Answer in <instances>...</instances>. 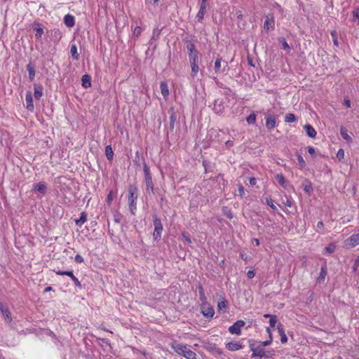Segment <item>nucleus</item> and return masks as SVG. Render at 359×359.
Returning a JSON list of instances; mask_svg holds the SVG:
<instances>
[{
	"label": "nucleus",
	"mask_w": 359,
	"mask_h": 359,
	"mask_svg": "<svg viewBox=\"0 0 359 359\" xmlns=\"http://www.w3.org/2000/svg\"><path fill=\"white\" fill-rule=\"evenodd\" d=\"M81 84L83 88H89L91 86V79L88 74H84L81 78Z\"/></svg>",
	"instance_id": "obj_19"
},
{
	"label": "nucleus",
	"mask_w": 359,
	"mask_h": 359,
	"mask_svg": "<svg viewBox=\"0 0 359 359\" xmlns=\"http://www.w3.org/2000/svg\"><path fill=\"white\" fill-rule=\"evenodd\" d=\"M201 313L203 315L208 318H212L215 314V311L212 306L205 302H203L201 306Z\"/></svg>",
	"instance_id": "obj_9"
},
{
	"label": "nucleus",
	"mask_w": 359,
	"mask_h": 359,
	"mask_svg": "<svg viewBox=\"0 0 359 359\" xmlns=\"http://www.w3.org/2000/svg\"><path fill=\"white\" fill-rule=\"evenodd\" d=\"M296 121V117L293 114H287L285 117V121L286 123H292Z\"/></svg>",
	"instance_id": "obj_35"
},
{
	"label": "nucleus",
	"mask_w": 359,
	"mask_h": 359,
	"mask_svg": "<svg viewBox=\"0 0 359 359\" xmlns=\"http://www.w3.org/2000/svg\"><path fill=\"white\" fill-rule=\"evenodd\" d=\"M353 18L359 20V8H355L352 12Z\"/></svg>",
	"instance_id": "obj_52"
},
{
	"label": "nucleus",
	"mask_w": 359,
	"mask_h": 359,
	"mask_svg": "<svg viewBox=\"0 0 359 359\" xmlns=\"http://www.w3.org/2000/svg\"><path fill=\"white\" fill-rule=\"evenodd\" d=\"M34 97L36 100H39V99H41V97L43 95V87L41 86L36 85V84H34Z\"/></svg>",
	"instance_id": "obj_20"
},
{
	"label": "nucleus",
	"mask_w": 359,
	"mask_h": 359,
	"mask_svg": "<svg viewBox=\"0 0 359 359\" xmlns=\"http://www.w3.org/2000/svg\"><path fill=\"white\" fill-rule=\"evenodd\" d=\"M27 70L28 71L29 78L30 81L34 80V79L35 77L34 67L31 63H29L27 65Z\"/></svg>",
	"instance_id": "obj_26"
},
{
	"label": "nucleus",
	"mask_w": 359,
	"mask_h": 359,
	"mask_svg": "<svg viewBox=\"0 0 359 359\" xmlns=\"http://www.w3.org/2000/svg\"><path fill=\"white\" fill-rule=\"evenodd\" d=\"M114 222L116 223H120L121 219V215L117 212L114 213Z\"/></svg>",
	"instance_id": "obj_50"
},
{
	"label": "nucleus",
	"mask_w": 359,
	"mask_h": 359,
	"mask_svg": "<svg viewBox=\"0 0 359 359\" xmlns=\"http://www.w3.org/2000/svg\"><path fill=\"white\" fill-rule=\"evenodd\" d=\"M271 341H272V337H269V340L261 342V344L263 346H269V344H271Z\"/></svg>",
	"instance_id": "obj_56"
},
{
	"label": "nucleus",
	"mask_w": 359,
	"mask_h": 359,
	"mask_svg": "<svg viewBox=\"0 0 359 359\" xmlns=\"http://www.w3.org/2000/svg\"><path fill=\"white\" fill-rule=\"evenodd\" d=\"M198 288V294H199V297H200V300L202 302H205V300H206V297L205 295V292H204V290H203V287H202L201 285H198V286L197 287Z\"/></svg>",
	"instance_id": "obj_32"
},
{
	"label": "nucleus",
	"mask_w": 359,
	"mask_h": 359,
	"mask_svg": "<svg viewBox=\"0 0 359 359\" xmlns=\"http://www.w3.org/2000/svg\"><path fill=\"white\" fill-rule=\"evenodd\" d=\"M173 349L176 353L183 355L187 359H196V353L188 348L187 346L182 344H175L172 346Z\"/></svg>",
	"instance_id": "obj_2"
},
{
	"label": "nucleus",
	"mask_w": 359,
	"mask_h": 359,
	"mask_svg": "<svg viewBox=\"0 0 359 359\" xmlns=\"http://www.w3.org/2000/svg\"><path fill=\"white\" fill-rule=\"evenodd\" d=\"M70 53H71L72 57L74 60H79V54L77 53V47L76 45H74V44L72 45L71 49H70Z\"/></svg>",
	"instance_id": "obj_33"
},
{
	"label": "nucleus",
	"mask_w": 359,
	"mask_h": 359,
	"mask_svg": "<svg viewBox=\"0 0 359 359\" xmlns=\"http://www.w3.org/2000/svg\"><path fill=\"white\" fill-rule=\"evenodd\" d=\"M275 26V20L273 15L269 14L266 15L265 21L264 23V29L266 31L273 29Z\"/></svg>",
	"instance_id": "obj_10"
},
{
	"label": "nucleus",
	"mask_w": 359,
	"mask_h": 359,
	"mask_svg": "<svg viewBox=\"0 0 359 359\" xmlns=\"http://www.w3.org/2000/svg\"><path fill=\"white\" fill-rule=\"evenodd\" d=\"M208 0H201L200 4L199 11L196 15V18L198 21L201 22L203 20L205 13H206L207 6H208Z\"/></svg>",
	"instance_id": "obj_11"
},
{
	"label": "nucleus",
	"mask_w": 359,
	"mask_h": 359,
	"mask_svg": "<svg viewBox=\"0 0 359 359\" xmlns=\"http://www.w3.org/2000/svg\"><path fill=\"white\" fill-rule=\"evenodd\" d=\"M337 157L340 161L344 158V151L342 149H339L337 153Z\"/></svg>",
	"instance_id": "obj_47"
},
{
	"label": "nucleus",
	"mask_w": 359,
	"mask_h": 359,
	"mask_svg": "<svg viewBox=\"0 0 359 359\" xmlns=\"http://www.w3.org/2000/svg\"><path fill=\"white\" fill-rule=\"evenodd\" d=\"M128 202L129 210L130 212L134 215L135 212L137 210V199L138 196L137 194V188L133 185L130 184L128 187Z\"/></svg>",
	"instance_id": "obj_1"
},
{
	"label": "nucleus",
	"mask_w": 359,
	"mask_h": 359,
	"mask_svg": "<svg viewBox=\"0 0 359 359\" xmlns=\"http://www.w3.org/2000/svg\"><path fill=\"white\" fill-rule=\"evenodd\" d=\"M246 121L248 124H254L256 121V114L255 113L251 114L247 117Z\"/></svg>",
	"instance_id": "obj_39"
},
{
	"label": "nucleus",
	"mask_w": 359,
	"mask_h": 359,
	"mask_svg": "<svg viewBox=\"0 0 359 359\" xmlns=\"http://www.w3.org/2000/svg\"><path fill=\"white\" fill-rule=\"evenodd\" d=\"M99 340L102 341V344H106V345H109V346L110 345L108 339H100V338Z\"/></svg>",
	"instance_id": "obj_62"
},
{
	"label": "nucleus",
	"mask_w": 359,
	"mask_h": 359,
	"mask_svg": "<svg viewBox=\"0 0 359 359\" xmlns=\"http://www.w3.org/2000/svg\"><path fill=\"white\" fill-rule=\"evenodd\" d=\"M266 127L268 130H271L276 127L277 116L275 114H269L266 117Z\"/></svg>",
	"instance_id": "obj_8"
},
{
	"label": "nucleus",
	"mask_w": 359,
	"mask_h": 359,
	"mask_svg": "<svg viewBox=\"0 0 359 359\" xmlns=\"http://www.w3.org/2000/svg\"><path fill=\"white\" fill-rule=\"evenodd\" d=\"M301 187L306 194L310 196L312 194L313 187L310 181L304 180L302 182Z\"/></svg>",
	"instance_id": "obj_12"
},
{
	"label": "nucleus",
	"mask_w": 359,
	"mask_h": 359,
	"mask_svg": "<svg viewBox=\"0 0 359 359\" xmlns=\"http://www.w3.org/2000/svg\"><path fill=\"white\" fill-rule=\"evenodd\" d=\"M213 110L217 114H222L224 111V107L222 102L219 100H215L213 106Z\"/></svg>",
	"instance_id": "obj_21"
},
{
	"label": "nucleus",
	"mask_w": 359,
	"mask_h": 359,
	"mask_svg": "<svg viewBox=\"0 0 359 359\" xmlns=\"http://www.w3.org/2000/svg\"><path fill=\"white\" fill-rule=\"evenodd\" d=\"M276 180L282 187H285L286 186V180L283 174H277Z\"/></svg>",
	"instance_id": "obj_29"
},
{
	"label": "nucleus",
	"mask_w": 359,
	"mask_h": 359,
	"mask_svg": "<svg viewBox=\"0 0 359 359\" xmlns=\"http://www.w3.org/2000/svg\"><path fill=\"white\" fill-rule=\"evenodd\" d=\"M105 154L108 160H111L114 156V151L111 146L108 145L105 148Z\"/></svg>",
	"instance_id": "obj_31"
},
{
	"label": "nucleus",
	"mask_w": 359,
	"mask_h": 359,
	"mask_svg": "<svg viewBox=\"0 0 359 359\" xmlns=\"http://www.w3.org/2000/svg\"><path fill=\"white\" fill-rule=\"evenodd\" d=\"M2 316L4 318L5 320L8 323H10L12 321V318L10 311L7 308H6L2 312Z\"/></svg>",
	"instance_id": "obj_30"
},
{
	"label": "nucleus",
	"mask_w": 359,
	"mask_h": 359,
	"mask_svg": "<svg viewBox=\"0 0 359 359\" xmlns=\"http://www.w3.org/2000/svg\"><path fill=\"white\" fill-rule=\"evenodd\" d=\"M304 128L306 130V133L310 137H314V128L311 125H306Z\"/></svg>",
	"instance_id": "obj_34"
},
{
	"label": "nucleus",
	"mask_w": 359,
	"mask_h": 359,
	"mask_svg": "<svg viewBox=\"0 0 359 359\" xmlns=\"http://www.w3.org/2000/svg\"><path fill=\"white\" fill-rule=\"evenodd\" d=\"M187 48L188 50L189 53H194L198 52L195 48L194 44L191 43L187 44Z\"/></svg>",
	"instance_id": "obj_41"
},
{
	"label": "nucleus",
	"mask_w": 359,
	"mask_h": 359,
	"mask_svg": "<svg viewBox=\"0 0 359 359\" xmlns=\"http://www.w3.org/2000/svg\"><path fill=\"white\" fill-rule=\"evenodd\" d=\"M341 135L348 143L352 142V137L348 134L347 130L344 127H341L340 130Z\"/></svg>",
	"instance_id": "obj_24"
},
{
	"label": "nucleus",
	"mask_w": 359,
	"mask_h": 359,
	"mask_svg": "<svg viewBox=\"0 0 359 359\" xmlns=\"http://www.w3.org/2000/svg\"><path fill=\"white\" fill-rule=\"evenodd\" d=\"M249 182L251 186H255L257 184V179L255 177H250Z\"/></svg>",
	"instance_id": "obj_58"
},
{
	"label": "nucleus",
	"mask_w": 359,
	"mask_h": 359,
	"mask_svg": "<svg viewBox=\"0 0 359 359\" xmlns=\"http://www.w3.org/2000/svg\"><path fill=\"white\" fill-rule=\"evenodd\" d=\"M25 101L27 104V108L28 110L33 111L34 107L33 104V98L30 92L27 93L25 95Z\"/></svg>",
	"instance_id": "obj_14"
},
{
	"label": "nucleus",
	"mask_w": 359,
	"mask_h": 359,
	"mask_svg": "<svg viewBox=\"0 0 359 359\" xmlns=\"http://www.w3.org/2000/svg\"><path fill=\"white\" fill-rule=\"evenodd\" d=\"M238 193L240 196H243L245 195V189L241 184H240L238 187Z\"/></svg>",
	"instance_id": "obj_53"
},
{
	"label": "nucleus",
	"mask_w": 359,
	"mask_h": 359,
	"mask_svg": "<svg viewBox=\"0 0 359 359\" xmlns=\"http://www.w3.org/2000/svg\"><path fill=\"white\" fill-rule=\"evenodd\" d=\"M280 41L282 43L283 49H285V50H286L287 51H289L290 50V46L288 45V43H287V41L284 39H280Z\"/></svg>",
	"instance_id": "obj_43"
},
{
	"label": "nucleus",
	"mask_w": 359,
	"mask_h": 359,
	"mask_svg": "<svg viewBox=\"0 0 359 359\" xmlns=\"http://www.w3.org/2000/svg\"><path fill=\"white\" fill-rule=\"evenodd\" d=\"M229 69L228 62L218 57L214 62V71L215 74L224 73Z\"/></svg>",
	"instance_id": "obj_3"
},
{
	"label": "nucleus",
	"mask_w": 359,
	"mask_h": 359,
	"mask_svg": "<svg viewBox=\"0 0 359 359\" xmlns=\"http://www.w3.org/2000/svg\"><path fill=\"white\" fill-rule=\"evenodd\" d=\"M250 350L253 352L251 357L255 358V357H259L260 358H269V355L268 354V351H265L262 348H255L252 344L250 346Z\"/></svg>",
	"instance_id": "obj_4"
},
{
	"label": "nucleus",
	"mask_w": 359,
	"mask_h": 359,
	"mask_svg": "<svg viewBox=\"0 0 359 359\" xmlns=\"http://www.w3.org/2000/svg\"><path fill=\"white\" fill-rule=\"evenodd\" d=\"M46 189L47 187L45 182H39L34 186V190L42 194L46 192Z\"/></svg>",
	"instance_id": "obj_16"
},
{
	"label": "nucleus",
	"mask_w": 359,
	"mask_h": 359,
	"mask_svg": "<svg viewBox=\"0 0 359 359\" xmlns=\"http://www.w3.org/2000/svg\"><path fill=\"white\" fill-rule=\"evenodd\" d=\"M144 173H145V176H147V175H150L149 174V168H148V167L146 165H144Z\"/></svg>",
	"instance_id": "obj_64"
},
{
	"label": "nucleus",
	"mask_w": 359,
	"mask_h": 359,
	"mask_svg": "<svg viewBox=\"0 0 359 359\" xmlns=\"http://www.w3.org/2000/svg\"><path fill=\"white\" fill-rule=\"evenodd\" d=\"M75 261L77 263H82L83 262V258L80 255H76L75 256Z\"/></svg>",
	"instance_id": "obj_55"
},
{
	"label": "nucleus",
	"mask_w": 359,
	"mask_h": 359,
	"mask_svg": "<svg viewBox=\"0 0 359 359\" xmlns=\"http://www.w3.org/2000/svg\"><path fill=\"white\" fill-rule=\"evenodd\" d=\"M297 161L298 163L302 168H304L306 166V162L304 160L303 156L300 154H297Z\"/></svg>",
	"instance_id": "obj_38"
},
{
	"label": "nucleus",
	"mask_w": 359,
	"mask_h": 359,
	"mask_svg": "<svg viewBox=\"0 0 359 359\" xmlns=\"http://www.w3.org/2000/svg\"><path fill=\"white\" fill-rule=\"evenodd\" d=\"M54 38L59 41L62 38V33L59 30H55L53 34Z\"/></svg>",
	"instance_id": "obj_46"
},
{
	"label": "nucleus",
	"mask_w": 359,
	"mask_h": 359,
	"mask_svg": "<svg viewBox=\"0 0 359 359\" xmlns=\"http://www.w3.org/2000/svg\"><path fill=\"white\" fill-rule=\"evenodd\" d=\"M54 271L57 275H59V276H65H65L70 277L76 287H79L80 288L82 287L79 279L76 276H74V275L73 274L72 271L57 270V271Z\"/></svg>",
	"instance_id": "obj_5"
},
{
	"label": "nucleus",
	"mask_w": 359,
	"mask_h": 359,
	"mask_svg": "<svg viewBox=\"0 0 359 359\" xmlns=\"http://www.w3.org/2000/svg\"><path fill=\"white\" fill-rule=\"evenodd\" d=\"M335 249V245H330L329 246L325 248V251L328 253V254H331L332 252H334Z\"/></svg>",
	"instance_id": "obj_45"
},
{
	"label": "nucleus",
	"mask_w": 359,
	"mask_h": 359,
	"mask_svg": "<svg viewBox=\"0 0 359 359\" xmlns=\"http://www.w3.org/2000/svg\"><path fill=\"white\" fill-rule=\"evenodd\" d=\"M34 30L35 31V37L36 39H41L43 34V29L41 25L39 24H36L34 27Z\"/></svg>",
	"instance_id": "obj_23"
},
{
	"label": "nucleus",
	"mask_w": 359,
	"mask_h": 359,
	"mask_svg": "<svg viewBox=\"0 0 359 359\" xmlns=\"http://www.w3.org/2000/svg\"><path fill=\"white\" fill-rule=\"evenodd\" d=\"M145 182H146V189L147 191L153 192V182L151 180V177L150 175H147V176H145Z\"/></svg>",
	"instance_id": "obj_22"
},
{
	"label": "nucleus",
	"mask_w": 359,
	"mask_h": 359,
	"mask_svg": "<svg viewBox=\"0 0 359 359\" xmlns=\"http://www.w3.org/2000/svg\"><path fill=\"white\" fill-rule=\"evenodd\" d=\"M344 244L348 248H353L359 245V231L346 239Z\"/></svg>",
	"instance_id": "obj_6"
},
{
	"label": "nucleus",
	"mask_w": 359,
	"mask_h": 359,
	"mask_svg": "<svg viewBox=\"0 0 359 359\" xmlns=\"http://www.w3.org/2000/svg\"><path fill=\"white\" fill-rule=\"evenodd\" d=\"M358 266H359V257H358L356 258V259L355 260V262H354V264L353 266V271H356L357 269L358 268Z\"/></svg>",
	"instance_id": "obj_54"
},
{
	"label": "nucleus",
	"mask_w": 359,
	"mask_h": 359,
	"mask_svg": "<svg viewBox=\"0 0 359 359\" xmlns=\"http://www.w3.org/2000/svg\"><path fill=\"white\" fill-rule=\"evenodd\" d=\"M116 194H117L116 191H114L113 190L109 191V192L107 196V198H106V202L108 205H111V202L116 197Z\"/></svg>",
	"instance_id": "obj_25"
},
{
	"label": "nucleus",
	"mask_w": 359,
	"mask_h": 359,
	"mask_svg": "<svg viewBox=\"0 0 359 359\" xmlns=\"http://www.w3.org/2000/svg\"><path fill=\"white\" fill-rule=\"evenodd\" d=\"M266 204L271 207L273 210H277L276 209V207L275 206V205L273 204V201L271 198H266Z\"/></svg>",
	"instance_id": "obj_44"
},
{
	"label": "nucleus",
	"mask_w": 359,
	"mask_h": 359,
	"mask_svg": "<svg viewBox=\"0 0 359 359\" xmlns=\"http://www.w3.org/2000/svg\"><path fill=\"white\" fill-rule=\"evenodd\" d=\"M255 276V273L253 271H248L247 273V276L248 278H252Z\"/></svg>",
	"instance_id": "obj_59"
},
{
	"label": "nucleus",
	"mask_w": 359,
	"mask_h": 359,
	"mask_svg": "<svg viewBox=\"0 0 359 359\" xmlns=\"http://www.w3.org/2000/svg\"><path fill=\"white\" fill-rule=\"evenodd\" d=\"M233 146V142L232 140H227L226 142H225V147L227 148V149H230L231 147H232Z\"/></svg>",
	"instance_id": "obj_57"
},
{
	"label": "nucleus",
	"mask_w": 359,
	"mask_h": 359,
	"mask_svg": "<svg viewBox=\"0 0 359 359\" xmlns=\"http://www.w3.org/2000/svg\"><path fill=\"white\" fill-rule=\"evenodd\" d=\"M326 276H327V269H326V266H322L321 271H320V276L318 278V281L319 283L324 282L325 280Z\"/></svg>",
	"instance_id": "obj_27"
},
{
	"label": "nucleus",
	"mask_w": 359,
	"mask_h": 359,
	"mask_svg": "<svg viewBox=\"0 0 359 359\" xmlns=\"http://www.w3.org/2000/svg\"><path fill=\"white\" fill-rule=\"evenodd\" d=\"M331 36H332L334 44L336 46H339V42H338V37H337V32L336 30H332L331 32Z\"/></svg>",
	"instance_id": "obj_37"
},
{
	"label": "nucleus",
	"mask_w": 359,
	"mask_h": 359,
	"mask_svg": "<svg viewBox=\"0 0 359 359\" xmlns=\"http://www.w3.org/2000/svg\"><path fill=\"white\" fill-rule=\"evenodd\" d=\"M308 151L309 153L311 154V155H313L314 154V148L312 147H308Z\"/></svg>",
	"instance_id": "obj_63"
},
{
	"label": "nucleus",
	"mask_w": 359,
	"mask_h": 359,
	"mask_svg": "<svg viewBox=\"0 0 359 359\" xmlns=\"http://www.w3.org/2000/svg\"><path fill=\"white\" fill-rule=\"evenodd\" d=\"M141 33H142L141 27L139 26L135 27L134 29V31H133V34L135 36L138 37L141 34Z\"/></svg>",
	"instance_id": "obj_48"
},
{
	"label": "nucleus",
	"mask_w": 359,
	"mask_h": 359,
	"mask_svg": "<svg viewBox=\"0 0 359 359\" xmlns=\"http://www.w3.org/2000/svg\"><path fill=\"white\" fill-rule=\"evenodd\" d=\"M217 306L219 311H222L223 312H224L227 307V302L225 300H222L218 302Z\"/></svg>",
	"instance_id": "obj_36"
},
{
	"label": "nucleus",
	"mask_w": 359,
	"mask_h": 359,
	"mask_svg": "<svg viewBox=\"0 0 359 359\" xmlns=\"http://www.w3.org/2000/svg\"><path fill=\"white\" fill-rule=\"evenodd\" d=\"M226 347L231 351H235L241 349L243 346L238 342H229L226 344Z\"/></svg>",
	"instance_id": "obj_17"
},
{
	"label": "nucleus",
	"mask_w": 359,
	"mask_h": 359,
	"mask_svg": "<svg viewBox=\"0 0 359 359\" xmlns=\"http://www.w3.org/2000/svg\"><path fill=\"white\" fill-rule=\"evenodd\" d=\"M198 53H189V62L198 61Z\"/></svg>",
	"instance_id": "obj_40"
},
{
	"label": "nucleus",
	"mask_w": 359,
	"mask_h": 359,
	"mask_svg": "<svg viewBox=\"0 0 359 359\" xmlns=\"http://www.w3.org/2000/svg\"><path fill=\"white\" fill-rule=\"evenodd\" d=\"M189 62L191 68V75L193 78H194L197 76L199 71L198 61H194Z\"/></svg>",
	"instance_id": "obj_18"
},
{
	"label": "nucleus",
	"mask_w": 359,
	"mask_h": 359,
	"mask_svg": "<svg viewBox=\"0 0 359 359\" xmlns=\"http://www.w3.org/2000/svg\"><path fill=\"white\" fill-rule=\"evenodd\" d=\"M245 322L243 320H239L233 323L231 326L229 327V331L232 334H241V328L245 325Z\"/></svg>",
	"instance_id": "obj_7"
},
{
	"label": "nucleus",
	"mask_w": 359,
	"mask_h": 359,
	"mask_svg": "<svg viewBox=\"0 0 359 359\" xmlns=\"http://www.w3.org/2000/svg\"><path fill=\"white\" fill-rule=\"evenodd\" d=\"M280 341L284 344L286 343L287 341V337L285 334L280 335Z\"/></svg>",
	"instance_id": "obj_60"
},
{
	"label": "nucleus",
	"mask_w": 359,
	"mask_h": 359,
	"mask_svg": "<svg viewBox=\"0 0 359 359\" xmlns=\"http://www.w3.org/2000/svg\"><path fill=\"white\" fill-rule=\"evenodd\" d=\"M64 23L68 27H72L75 25V18L70 14H67L64 17Z\"/></svg>",
	"instance_id": "obj_15"
},
{
	"label": "nucleus",
	"mask_w": 359,
	"mask_h": 359,
	"mask_svg": "<svg viewBox=\"0 0 359 359\" xmlns=\"http://www.w3.org/2000/svg\"><path fill=\"white\" fill-rule=\"evenodd\" d=\"M161 93L165 100H167L169 96V88L165 81L161 82L160 84Z\"/></svg>",
	"instance_id": "obj_13"
},
{
	"label": "nucleus",
	"mask_w": 359,
	"mask_h": 359,
	"mask_svg": "<svg viewBox=\"0 0 359 359\" xmlns=\"http://www.w3.org/2000/svg\"><path fill=\"white\" fill-rule=\"evenodd\" d=\"M344 104L347 108L351 107V100L349 99H344Z\"/></svg>",
	"instance_id": "obj_61"
},
{
	"label": "nucleus",
	"mask_w": 359,
	"mask_h": 359,
	"mask_svg": "<svg viewBox=\"0 0 359 359\" xmlns=\"http://www.w3.org/2000/svg\"><path fill=\"white\" fill-rule=\"evenodd\" d=\"M278 332L280 335L285 334V330L283 325L281 323H278L277 325Z\"/></svg>",
	"instance_id": "obj_51"
},
{
	"label": "nucleus",
	"mask_w": 359,
	"mask_h": 359,
	"mask_svg": "<svg viewBox=\"0 0 359 359\" xmlns=\"http://www.w3.org/2000/svg\"><path fill=\"white\" fill-rule=\"evenodd\" d=\"M276 323H277V316L273 315V317H271L269 319L270 327H274L276 326Z\"/></svg>",
	"instance_id": "obj_42"
},
{
	"label": "nucleus",
	"mask_w": 359,
	"mask_h": 359,
	"mask_svg": "<svg viewBox=\"0 0 359 359\" xmlns=\"http://www.w3.org/2000/svg\"><path fill=\"white\" fill-rule=\"evenodd\" d=\"M86 220V215L83 212L81 213V215L79 218V219H76L75 222H76V224H79V222H82V223H84Z\"/></svg>",
	"instance_id": "obj_49"
},
{
	"label": "nucleus",
	"mask_w": 359,
	"mask_h": 359,
	"mask_svg": "<svg viewBox=\"0 0 359 359\" xmlns=\"http://www.w3.org/2000/svg\"><path fill=\"white\" fill-rule=\"evenodd\" d=\"M163 226H156L154 231V238L155 240H158L161 238Z\"/></svg>",
	"instance_id": "obj_28"
}]
</instances>
